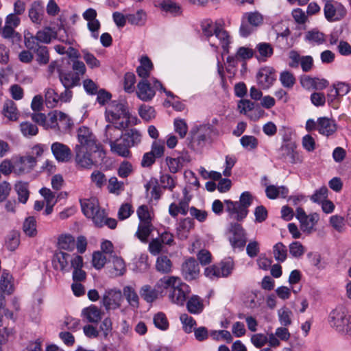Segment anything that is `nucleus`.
Wrapping results in <instances>:
<instances>
[{
	"label": "nucleus",
	"mask_w": 351,
	"mask_h": 351,
	"mask_svg": "<svg viewBox=\"0 0 351 351\" xmlns=\"http://www.w3.org/2000/svg\"><path fill=\"white\" fill-rule=\"evenodd\" d=\"M253 197L248 191L241 193L239 202L225 200L226 205V210L230 217L237 221H242L248 214V208L252 203Z\"/></svg>",
	"instance_id": "1"
},
{
	"label": "nucleus",
	"mask_w": 351,
	"mask_h": 351,
	"mask_svg": "<svg viewBox=\"0 0 351 351\" xmlns=\"http://www.w3.org/2000/svg\"><path fill=\"white\" fill-rule=\"evenodd\" d=\"M219 132L210 124L202 125L193 128L190 132L191 147L195 149V146L203 147L208 141H211L213 136H217Z\"/></svg>",
	"instance_id": "2"
},
{
	"label": "nucleus",
	"mask_w": 351,
	"mask_h": 351,
	"mask_svg": "<svg viewBox=\"0 0 351 351\" xmlns=\"http://www.w3.org/2000/svg\"><path fill=\"white\" fill-rule=\"evenodd\" d=\"M106 121L110 123H119V120L130 123V113L125 102L123 101H111L106 110Z\"/></svg>",
	"instance_id": "3"
},
{
	"label": "nucleus",
	"mask_w": 351,
	"mask_h": 351,
	"mask_svg": "<svg viewBox=\"0 0 351 351\" xmlns=\"http://www.w3.org/2000/svg\"><path fill=\"white\" fill-rule=\"evenodd\" d=\"M56 38H58V31H56L54 28L46 26L38 31L34 36L29 32L25 33L24 44L26 48H33L34 45L49 44L52 39Z\"/></svg>",
	"instance_id": "4"
},
{
	"label": "nucleus",
	"mask_w": 351,
	"mask_h": 351,
	"mask_svg": "<svg viewBox=\"0 0 351 351\" xmlns=\"http://www.w3.org/2000/svg\"><path fill=\"white\" fill-rule=\"evenodd\" d=\"M77 140L79 144L75 147H80V149H86L91 152H100V146L97 143L95 136L87 127L83 126L77 130Z\"/></svg>",
	"instance_id": "5"
},
{
	"label": "nucleus",
	"mask_w": 351,
	"mask_h": 351,
	"mask_svg": "<svg viewBox=\"0 0 351 351\" xmlns=\"http://www.w3.org/2000/svg\"><path fill=\"white\" fill-rule=\"evenodd\" d=\"M234 263L231 258L222 261L219 266L212 265L206 267L204 274L211 279L213 278H226L230 276L234 269Z\"/></svg>",
	"instance_id": "6"
},
{
	"label": "nucleus",
	"mask_w": 351,
	"mask_h": 351,
	"mask_svg": "<svg viewBox=\"0 0 351 351\" xmlns=\"http://www.w3.org/2000/svg\"><path fill=\"white\" fill-rule=\"evenodd\" d=\"M228 232L232 234L229 238L231 246L235 249L243 250L247 243V232L243 226L238 222H232L229 224Z\"/></svg>",
	"instance_id": "7"
},
{
	"label": "nucleus",
	"mask_w": 351,
	"mask_h": 351,
	"mask_svg": "<svg viewBox=\"0 0 351 351\" xmlns=\"http://www.w3.org/2000/svg\"><path fill=\"white\" fill-rule=\"evenodd\" d=\"M295 149L296 145L293 142H287L282 144L278 149V158L291 165L301 163L302 159Z\"/></svg>",
	"instance_id": "8"
},
{
	"label": "nucleus",
	"mask_w": 351,
	"mask_h": 351,
	"mask_svg": "<svg viewBox=\"0 0 351 351\" xmlns=\"http://www.w3.org/2000/svg\"><path fill=\"white\" fill-rule=\"evenodd\" d=\"M129 127L128 121H121L119 123H110L106 126L105 128V139L104 142L106 143H108L109 145L114 143V141L119 140V138H121L123 133L122 132L123 130H125Z\"/></svg>",
	"instance_id": "9"
},
{
	"label": "nucleus",
	"mask_w": 351,
	"mask_h": 351,
	"mask_svg": "<svg viewBox=\"0 0 351 351\" xmlns=\"http://www.w3.org/2000/svg\"><path fill=\"white\" fill-rule=\"evenodd\" d=\"M350 320V317L348 315L346 309L342 306H337L330 314V324L338 332L345 330Z\"/></svg>",
	"instance_id": "10"
},
{
	"label": "nucleus",
	"mask_w": 351,
	"mask_h": 351,
	"mask_svg": "<svg viewBox=\"0 0 351 351\" xmlns=\"http://www.w3.org/2000/svg\"><path fill=\"white\" fill-rule=\"evenodd\" d=\"M324 12L326 19L330 22L339 21L346 14L344 6L337 1L333 3H325Z\"/></svg>",
	"instance_id": "11"
},
{
	"label": "nucleus",
	"mask_w": 351,
	"mask_h": 351,
	"mask_svg": "<svg viewBox=\"0 0 351 351\" xmlns=\"http://www.w3.org/2000/svg\"><path fill=\"white\" fill-rule=\"evenodd\" d=\"M296 217L300 222L301 230L308 233L312 231L313 227L319 220V215L317 213L307 215L302 208H298L296 209Z\"/></svg>",
	"instance_id": "12"
},
{
	"label": "nucleus",
	"mask_w": 351,
	"mask_h": 351,
	"mask_svg": "<svg viewBox=\"0 0 351 351\" xmlns=\"http://www.w3.org/2000/svg\"><path fill=\"white\" fill-rule=\"evenodd\" d=\"M256 78L258 84L262 89H268L276 79L275 71L271 67L261 68Z\"/></svg>",
	"instance_id": "13"
},
{
	"label": "nucleus",
	"mask_w": 351,
	"mask_h": 351,
	"mask_svg": "<svg viewBox=\"0 0 351 351\" xmlns=\"http://www.w3.org/2000/svg\"><path fill=\"white\" fill-rule=\"evenodd\" d=\"M181 271L186 280H195L199 273V264L194 258H189L182 263Z\"/></svg>",
	"instance_id": "14"
},
{
	"label": "nucleus",
	"mask_w": 351,
	"mask_h": 351,
	"mask_svg": "<svg viewBox=\"0 0 351 351\" xmlns=\"http://www.w3.org/2000/svg\"><path fill=\"white\" fill-rule=\"evenodd\" d=\"M122 293L119 290L106 291L102 298V303L106 309H116L121 305Z\"/></svg>",
	"instance_id": "15"
},
{
	"label": "nucleus",
	"mask_w": 351,
	"mask_h": 351,
	"mask_svg": "<svg viewBox=\"0 0 351 351\" xmlns=\"http://www.w3.org/2000/svg\"><path fill=\"white\" fill-rule=\"evenodd\" d=\"M51 149L55 158L60 162H67L72 157L71 149L66 145L55 142L52 143Z\"/></svg>",
	"instance_id": "16"
},
{
	"label": "nucleus",
	"mask_w": 351,
	"mask_h": 351,
	"mask_svg": "<svg viewBox=\"0 0 351 351\" xmlns=\"http://www.w3.org/2000/svg\"><path fill=\"white\" fill-rule=\"evenodd\" d=\"M70 258V254L62 250H56L52 258L53 269L56 270H60L62 272L69 271V262Z\"/></svg>",
	"instance_id": "17"
},
{
	"label": "nucleus",
	"mask_w": 351,
	"mask_h": 351,
	"mask_svg": "<svg viewBox=\"0 0 351 351\" xmlns=\"http://www.w3.org/2000/svg\"><path fill=\"white\" fill-rule=\"evenodd\" d=\"M188 292V285L182 282L181 280H180L178 282L177 286L172 288V291L169 294V298L172 302L178 305H183L186 301Z\"/></svg>",
	"instance_id": "18"
},
{
	"label": "nucleus",
	"mask_w": 351,
	"mask_h": 351,
	"mask_svg": "<svg viewBox=\"0 0 351 351\" xmlns=\"http://www.w3.org/2000/svg\"><path fill=\"white\" fill-rule=\"evenodd\" d=\"M93 152L80 149L78 147H75V161L78 165L82 168L90 169L94 165L90 158V153Z\"/></svg>",
	"instance_id": "19"
},
{
	"label": "nucleus",
	"mask_w": 351,
	"mask_h": 351,
	"mask_svg": "<svg viewBox=\"0 0 351 351\" xmlns=\"http://www.w3.org/2000/svg\"><path fill=\"white\" fill-rule=\"evenodd\" d=\"M137 95L140 99L148 101L152 99L156 92L147 80H141L137 85Z\"/></svg>",
	"instance_id": "20"
},
{
	"label": "nucleus",
	"mask_w": 351,
	"mask_h": 351,
	"mask_svg": "<svg viewBox=\"0 0 351 351\" xmlns=\"http://www.w3.org/2000/svg\"><path fill=\"white\" fill-rule=\"evenodd\" d=\"M110 147L111 152L118 156L123 158H130L131 156L130 151L131 146L128 141H124V138H119V140L112 143Z\"/></svg>",
	"instance_id": "21"
},
{
	"label": "nucleus",
	"mask_w": 351,
	"mask_h": 351,
	"mask_svg": "<svg viewBox=\"0 0 351 351\" xmlns=\"http://www.w3.org/2000/svg\"><path fill=\"white\" fill-rule=\"evenodd\" d=\"M214 36L219 40V45L223 49V53H228L229 45L230 43V35L219 23H216V29Z\"/></svg>",
	"instance_id": "22"
},
{
	"label": "nucleus",
	"mask_w": 351,
	"mask_h": 351,
	"mask_svg": "<svg viewBox=\"0 0 351 351\" xmlns=\"http://www.w3.org/2000/svg\"><path fill=\"white\" fill-rule=\"evenodd\" d=\"M337 130L335 121L326 117H321L317 120V130L323 135L330 136Z\"/></svg>",
	"instance_id": "23"
},
{
	"label": "nucleus",
	"mask_w": 351,
	"mask_h": 351,
	"mask_svg": "<svg viewBox=\"0 0 351 351\" xmlns=\"http://www.w3.org/2000/svg\"><path fill=\"white\" fill-rule=\"evenodd\" d=\"M59 78L65 88H72L80 84V77L73 72H60Z\"/></svg>",
	"instance_id": "24"
},
{
	"label": "nucleus",
	"mask_w": 351,
	"mask_h": 351,
	"mask_svg": "<svg viewBox=\"0 0 351 351\" xmlns=\"http://www.w3.org/2000/svg\"><path fill=\"white\" fill-rule=\"evenodd\" d=\"M32 50L36 54V61L39 64H46L49 61V53L47 47L43 45H34L33 48H27Z\"/></svg>",
	"instance_id": "25"
},
{
	"label": "nucleus",
	"mask_w": 351,
	"mask_h": 351,
	"mask_svg": "<svg viewBox=\"0 0 351 351\" xmlns=\"http://www.w3.org/2000/svg\"><path fill=\"white\" fill-rule=\"evenodd\" d=\"M202 29L204 35L206 37L210 45L215 49V51H218L219 46L211 40V38L215 34L216 23L213 25L212 21H206L202 23Z\"/></svg>",
	"instance_id": "26"
},
{
	"label": "nucleus",
	"mask_w": 351,
	"mask_h": 351,
	"mask_svg": "<svg viewBox=\"0 0 351 351\" xmlns=\"http://www.w3.org/2000/svg\"><path fill=\"white\" fill-rule=\"evenodd\" d=\"M152 69L153 64L151 60L147 56H143L141 59V65L136 69V73L142 80H147Z\"/></svg>",
	"instance_id": "27"
},
{
	"label": "nucleus",
	"mask_w": 351,
	"mask_h": 351,
	"mask_svg": "<svg viewBox=\"0 0 351 351\" xmlns=\"http://www.w3.org/2000/svg\"><path fill=\"white\" fill-rule=\"evenodd\" d=\"M186 308L190 313L199 314L204 308L203 300L197 295H193L187 301Z\"/></svg>",
	"instance_id": "28"
},
{
	"label": "nucleus",
	"mask_w": 351,
	"mask_h": 351,
	"mask_svg": "<svg viewBox=\"0 0 351 351\" xmlns=\"http://www.w3.org/2000/svg\"><path fill=\"white\" fill-rule=\"evenodd\" d=\"M121 138H124V141H128L132 147L138 145L141 142L142 134L137 129L132 128L126 130Z\"/></svg>",
	"instance_id": "29"
},
{
	"label": "nucleus",
	"mask_w": 351,
	"mask_h": 351,
	"mask_svg": "<svg viewBox=\"0 0 351 351\" xmlns=\"http://www.w3.org/2000/svg\"><path fill=\"white\" fill-rule=\"evenodd\" d=\"M172 262L169 258L165 255L159 256L156 262V269L157 271L167 274L171 271Z\"/></svg>",
	"instance_id": "30"
},
{
	"label": "nucleus",
	"mask_w": 351,
	"mask_h": 351,
	"mask_svg": "<svg viewBox=\"0 0 351 351\" xmlns=\"http://www.w3.org/2000/svg\"><path fill=\"white\" fill-rule=\"evenodd\" d=\"M158 289L152 288L150 285H143L140 289L141 297L147 302L152 303L158 297Z\"/></svg>",
	"instance_id": "31"
},
{
	"label": "nucleus",
	"mask_w": 351,
	"mask_h": 351,
	"mask_svg": "<svg viewBox=\"0 0 351 351\" xmlns=\"http://www.w3.org/2000/svg\"><path fill=\"white\" fill-rule=\"evenodd\" d=\"M59 114V121H58V130L61 132L62 133H67L69 132L73 126V121L71 119V117L62 112H60Z\"/></svg>",
	"instance_id": "32"
},
{
	"label": "nucleus",
	"mask_w": 351,
	"mask_h": 351,
	"mask_svg": "<svg viewBox=\"0 0 351 351\" xmlns=\"http://www.w3.org/2000/svg\"><path fill=\"white\" fill-rule=\"evenodd\" d=\"M43 9L39 1H34L29 10V17L35 24H41Z\"/></svg>",
	"instance_id": "33"
},
{
	"label": "nucleus",
	"mask_w": 351,
	"mask_h": 351,
	"mask_svg": "<svg viewBox=\"0 0 351 351\" xmlns=\"http://www.w3.org/2000/svg\"><path fill=\"white\" fill-rule=\"evenodd\" d=\"M108 261L112 263L114 274L116 276H120L124 274L126 271L125 264L123 259L116 254L108 256Z\"/></svg>",
	"instance_id": "34"
},
{
	"label": "nucleus",
	"mask_w": 351,
	"mask_h": 351,
	"mask_svg": "<svg viewBox=\"0 0 351 351\" xmlns=\"http://www.w3.org/2000/svg\"><path fill=\"white\" fill-rule=\"evenodd\" d=\"M2 113L10 121H16L18 119L17 108L12 100L8 99L5 101Z\"/></svg>",
	"instance_id": "35"
},
{
	"label": "nucleus",
	"mask_w": 351,
	"mask_h": 351,
	"mask_svg": "<svg viewBox=\"0 0 351 351\" xmlns=\"http://www.w3.org/2000/svg\"><path fill=\"white\" fill-rule=\"evenodd\" d=\"M75 246V239L70 234L61 235L58 239L59 250L72 252Z\"/></svg>",
	"instance_id": "36"
},
{
	"label": "nucleus",
	"mask_w": 351,
	"mask_h": 351,
	"mask_svg": "<svg viewBox=\"0 0 351 351\" xmlns=\"http://www.w3.org/2000/svg\"><path fill=\"white\" fill-rule=\"evenodd\" d=\"M81 207L84 215L90 218L99 208V204L97 199H88L81 201Z\"/></svg>",
	"instance_id": "37"
},
{
	"label": "nucleus",
	"mask_w": 351,
	"mask_h": 351,
	"mask_svg": "<svg viewBox=\"0 0 351 351\" xmlns=\"http://www.w3.org/2000/svg\"><path fill=\"white\" fill-rule=\"evenodd\" d=\"M152 230L153 226L152 222H140L136 235L141 241L145 242Z\"/></svg>",
	"instance_id": "38"
},
{
	"label": "nucleus",
	"mask_w": 351,
	"mask_h": 351,
	"mask_svg": "<svg viewBox=\"0 0 351 351\" xmlns=\"http://www.w3.org/2000/svg\"><path fill=\"white\" fill-rule=\"evenodd\" d=\"M180 279L175 276H165L157 281L155 287L159 290L167 289L177 286Z\"/></svg>",
	"instance_id": "39"
},
{
	"label": "nucleus",
	"mask_w": 351,
	"mask_h": 351,
	"mask_svg": "<svg viewBox=\"0 0 351 351\" xmlns=\"http://www.w3.org/2000/svg\"><path fill=\"white\" fill-rule=\"evenodd\" d=\"M82 314L89 322L95 323L101 319V311L96 306L91 305L84 308Z\"/></svg>",
	"instance_id": "40"
},
{
	"label": "nucleus",
	"mask_w": 351,
	"mask_h": 351,
	"mask_svg": "<svg viewBox=\"0 0 351 351\" xmlns=\"http://www.w3.org/2000/svg\"><path fill=\"white\" fill-rule=\"evenodd\" d=\"M123 295L130 306L134 308L139 306V298L135 290L130 286L123 288Z\"/></svg>",
	"instance_id": "41"
},
{
	"label": "nucleus",
	"mask_w": 351,
	"mask_h": 351,
	"mask_svg": "<svg viewBox=\"0 0 351 351\" xmlns=\"http://www.w3.org/2000/svg\"><path fill=\"white\" fill-rule=\"evenodd\" d=\"M305 40L311 43L321 45L325 41V36L322 32L313 29L306 33Z\"/></svg>",
	"instance_id": "42"
},
{
	"label": "nucleus",
	"mask_w": 351,
	"mask_h": 351,
	"mask_svg": "<svg viewBox=\"0 0 351 351\" xmlns=\"http://www.w3.org/2000/svg\"><path fill=\"white\" fill-rule=\"evenodd\" d=\"M23 229L26 235L33 237L36 235V221L34 217H27L23 223Z\"/></svg>",
	"instance_id": "43"
},
{
	"label": "nucleus",
	"mask_w": 351,
	"mask_h": 351,
	"mask_svg": "<svg viewBox=\"0 0 351 351\" xmlns=\"http://www.w3.org/2000/svg\"><path fill=\"white\" fill-rule=\"evenodd\" d=\"M20 129L23 135L25 137H30L35 136L38 132V128L32 123L29 121L22 122L20 124Z\"/></svg>",
	"instance_id": "44"
},
{
	"label": "nucleus",
	"mask_w": 351,
	"mask_h": 351,
	"mask_svg": "<svg viewBox=\"0 0 351 351\" xmlns=\"http://www.w3.org/2000/svg\"><path fill=\"white\" fill-rule=\"evenodd\" d=\"M273 253L276 261L284 262L287 256V247L282 243L279 242L274 246Z\"/></svg>",
	"instance_id": "45"
},
{
	"label": "nucleus",
	"mask_w": 351,
	"mask_h": 351,
	"mask_svg": "<svg viewBox=\"0 0 351 351\" xmlns=\"http://www.w3.org/2000/svg\"><path fill=\"white\" fill-rule=\"evenodd\" d=\"M14 188L19 196V201L23 204L26 203L29 197L27 184L19 182L15 184Z\"/></svg>",
	"instance_id": "46"
},
{
	"label": "nucleus",
	"mask_w": 351,
	"mask_h": 351,
	"mask_svg": "<svg viewBox=\"0 0 351 351\" xmlns=\"http://www.w3.org/2000/svg\"><path fill=\"white\" fill-rule=\"evenodd\" d=\"M140 117L145 121H149L156 117V111L154 108L148 105H141L138 109Z\"/></svg>",
	"instance_id": "47"
},
{
	"label": "nucleus",
	"mask_w": 351,
	"mask_h": 351,
	"mask_svg": "<svg viewBox=\"0 0 351 351\" xmlns=\"http://www.w3.org/2000/svg\"><path fill=\"white\" fill-rule=\"evenodd\" d=\"M127 19L132 25H142L146 20V14L143 10H140L135 14H128Z\"/></svg>",
	"instance_id": "48"
},
{
	"label": "nucleus",
	"mask_w": 351,
	"mask_h": 351,
	"mask_svg": "<svg viewBox=\"0 0 351 351\" xmlns=\"http://www.w3.org/2000/svg\"><path fill=\"white\" fill-rule=\"evenodd\" d=\"M180 321L183 324V328L185 332L191 333L193 331L195 326H196V321L191 316L187 314H182L180 315Z\"/></svg>",
	"instance_id": "49"
},
{
	"label": "nucleus",
	"mask_w": 351,
	"mask_h": 351,
	"mask_svg": "<svg viewBox=\"0 0 351 351\" xmlns=\"http://www.w3.org/2000/svg\"><path fill=\"white\" fill-rule=\"evenodd\" d=\"M108 189L110 193L119 195L124 190V184L118 181L116 177H111L108 180Z\"/></svg>",
	"instance_id": "50"
},
{
	"label": "nucleus",
	"mask_w": 351,
	"mask_h": 351,
	"mask_svg": "<svg viewBox=\"0 0 351 351\" xmlns=\"http://www.w3.org/2000/svg\"><path fill=\"white\" fill-rule=\"evenodd\" d=\"M241 145L246 149H255L258 145V139L254 136L245 135L240 139Z\"/></svg>",
	"instance_id": "51"
},
{
	"label": "nucleus",
	"mask_w": 351,
	"mask_h": 351,
	"mask_svg": "<svg viewBox=\"0 0 351 351\" xmlns=\"http://www.w3.org/2000/svg\"><path fill=\"white\" fill-rule=\"evenodd\" d=\"M280 81L284 87L291 88L295 83V78L292 73L285 71L280 73Z\"/></svg>",
	"instance_id": "52"
},
{
	"label": "nucleus",
	"mask_w": 351,
	"mask_h": 351,
	"mask_svg": "<svg viewBox=\"0 0 351 351\" xmlns=\"http://www.w3.org/2000/svg\"><path fill=\"white\" fill-rule=\"evenodd\" d=\"M19 234L16 232H10L5 241L6 247L10 251H14L19 245Z\"/></svg>",
	"instance_id": "53"
},
{
	"label": "nucleus",
	"mask_w": 351,
	"mask_h": 351,
	"mask_svg": "<svg viewBox=\"0 0 351 351\" xmlns=\"http://www.w3.org/2000/svg\"><path fill=\"white\" fill-rule=\"evenodd\" d=\"M45 103L49 108H53L59 100V95L52 88H47L45 94Z\"/></svg>",
	"instance_id": "54"
},
{
	"label": "nucleus",
	"mask_w": 351,
	"mask_h": 351,
	"mask_svg": "<svg viewBox=\"0 0 351 351\" xmlns=\"http://www.w3.org/2000/svg\"><path fill=\"white\" fill-rule=\"evenodd\" d=\"M174 130L181 138L186 136L188 132V126L186 121L182 119H176L173 122Z\"/></svg>",
	"instance_id": "55"
},
{
	"label": "nucleus",
	"mask_w": 351,
	"mask_h": 351,
	"mask_svg": "<svg viewBox=\"0 0 351 351\" xmlns=\"http://www.w3.org/2000/svg\"><path fill=\"white\" fill-rule=\"evenodd\" d=\"M107 257L101 252H95L93 254L92 263L97 269L103 268L106 263Z\"/></svg>",
	"instance_id": "56"
},
{
	"label": "nucleus",
	"mask_w": 351,
	"mask_h": 351,
	"mask_svg": "<svg viewBox=\"0 0 351 351\" xmlns=\"http://www.w3.org/2000/svg\"><path fill=\"white\" fill-rule=\"evenodd\" d=\"M154 323L156 328L165 330L169 327V322L166 315L163 313H158L154 317Z\"/></svg>",
	"instance_id": "57"
},
{
	"label": "nucleus",
	"mask_w": 351,
	"mask_h": 351,
	"mask_svg": "<svg viewBox=\"0 0 351 351\" xmlns=\"http://www.w3.org/2000/svg\"><path fill=\"white\" fill-rule=\"evenodd\" d=\"M160 182L164 189H167L171 191L173 190L176 184L175 178L167 173L160 176Z\"/></svg>",
	"instance_id": "58"
},
{
	"label": "nucleus",
	"mask_w": 351,
	"mask_h": 351,
	"mask_svg": "<svg viewBox=\"0 0 351 351\" xmlns=\"http://www.w3.org/2000/svg\"><path fill=\"white\" fill-rule=\"evenodd\" d=\"M291 311L287 308L278 311L279 321L282 326H287L291 324Z\"/></svg>",
	"instance_id": "59"
},
{
	"label": "nucleus",
	"mask_w": 351,
	"mask_h": 351,
	"mask_svg": "<svg viewBox=\"0 0 351 351\" xmlns=\"http://www.w3.org/2000/svg\"><path fill=\"white\" fill-rule=\"evenodd\" d=\"M247 23L252 27H258L263 23V16L258 12L247 13Z\"/></svg>",
	"instance_id": "60"
},
{
	"label": "nucleus",
	"mask_w": 351,
	"mask_h": 351,
	"mask_svg": "<svg viewBox=\"0 0 351 351\" xmlns=\"http://www.w3.org/2000/svg\"><path fill=\"white\" fill-rule=\"evenodd\" d=\"M95 211L93 216H90V218H92L95 226L102 227L104 226V220L106 217L105 210L99 207Z\"/></svg>",
	"instance_id": "61"
},
{
	"label": "nucleus",
	"mask_w": 351,
	"mask_h": 351,
	"mask_svg": "<svg viewBox=\"0 0 351 351\" xmlns=\"http://www.w3.org/2000/svg\"><path fill=\"white\" fill-rule=\"evenodd\" d=\"M136 77L134 73H127L124 77V89L128 93L133 92Z\"/></svg>",
	"instance_id": "62"
},
{
	"label": "nucleus",
	"mask_w": 351,
	"mask_h": 351,
	"mask_svg": "<svg viewBox=\"0 0 351 351\" xmlns=\"http://www.w3.org/2000/svg\"><path fill=\"white\" fill-rule=\"evenodd\" d=\"M328 190L326 186H322L311 196V199L314 202L322 203L326 199Z\"/></svg>",
	"instance_id": "63"
},
{
	"label": "nucleus",
	"mask_w": 351,
	"mask_h": 351,
	"mask_svg": "<svg viewBox=\"0 0 351 351\" xmlns=\"http://www.w3.org/2000/svg\"><path fill=\"white\" fill-rule=\"evenodd\" d=\"M256 49L260 55L265 58L271 56L274 52L271 45L267 43H261L258 44Z\"/></svg>",
	"instance_id": "64"
}]
</instances>
